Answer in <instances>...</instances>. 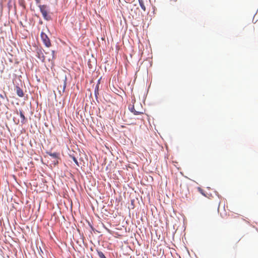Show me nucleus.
Returning a JSON list of instances; mask_svg holds the SVG:
<instances>
[{"label":"nucleus","mask_w":258,"mask_h":258,"mask_svg":"<svg viewBox=\"0 0 258 258\" xmlns=\"http://www.w3.org/2000/svg\"><path fill=\"white\" fill-rule=\"evenodd\" d=\"M39 8L43 18L46 20H49L50 19V16L48 15V7L46 5H41L39 6Z\"/></svg>","instance_id":"1"},{"label":"nucleus","mask_w":258,"mask_h":258,"mask_svg":"<svg viewBox=\"0 0 258 258\" xmlns=\"http://www.w3.org/2000/svg\"><path fill=\"white\" fill-rule=\"evenodd\" d=\"M41 38L43 43L46 47H49L51 46L50 41L45 33L42 32L41 33Z\"/></svg>","instance_id":"2"},{"label":"nucleus","mask_w":258,"mask_h":258,"mask_svg":"<svg viewBox=\"0 0 258 258\" xmlns=\"http://www.w3.org/2000/svg\"><path fill=\"white\" fill-rule=\"evenodd\" d=\"M130 110L132 112H133L135 115H140L144 113V110L141 109L140 110H137L135 109V105H133Z\"/></svg>","instance_id":"3"},{"label":"nucleus","mask_w":258,"mask_h":258,"mask_svg":"<svg viewBox=\"0 0 258 258\" xmlns=\"http://www.w3.org/2000/svg\"><path fill=\"white\" fill-rule=\"evenodd\" d=\"M66 80H67V79L66 78L63 81L62 85H60L59 86H58V89H59V92L60 93L61 92V90L62 91V92H64L65 91V89L66 87Z\"/></svg>","instance_id":"4"},{"label":"nucleus","mask_w":258,"mask_h":258,"mask_svg":"<svg viewBox=\"0 0 258 258\" xmlns=\"http://www.w3.org/2000/svg\"><path fill=\"white\" fill-rule=\"evenodd\" d=\"M37 56L42 61H44L45 59V56L43 54L42 51L40 49L37 51Z\"/></svg>","instance_id":"5"},{"label":"nucleus","mask_w":258,"mask_h":258,"mask_svg":"<svg viewBox=\"0 0 258 258\" xmlns=\"http://www.w3.org/2000/svg\"><path fill=\"white\" fill-rule=\"evenodd\" d=\"M16 93L18 96L22 97L24 96V93L23 90L18 86L16 87Z\"/></svg>","instance_id":"6"},{"label":"nucleus","mask_w":258,"mask_h":258,"mask_svg":"<svg viewBox=\"0 0 258 258\" xmlns=\"http://www.w3.org/2000/svg\"><path fill=\"white\" fill-rule=\"evenodd\" d=\"M47 153L50 156H51L52 158H54V159H58V157H59V153H50V152H47Z\"/></svg>","instance_id":"7"},{"label":"nucleus","mask_w":258,"mask_h":258,"mask_svg":"<svg viewBox=\"0 0 258 258\" xmlns=\"http://www.w3.org/2000/svg\"><path fill=\"white\" fill-rule=\"evenodd\" d=\"M20 116L21 118V122L22 124H24L26 122V118L23 112L22 111H20Z\"/></svg>","instance_id":"8"},{"label":"nucleus","mask_w":258,"mask_h":258,"mask_svg":"<svg viewBox=\"0 0 258 258\" xmlns=\"http://www.w3.org/2000/svg\"><path fill=\"white\" fill-rule=\"evenodd\" d=\"M139 4L142 9L144 11H146V7L144 5L143 0H139Z\"/></svg>","instance_id":"9"},{"label":"nucleus","mask_w":258,"mask_h":258,"mask_svg":"<svg viewBox=\"0 0 258 258\" xmlns=\"http://www.w3.org/2000/svg\"><path fill=\"white\" fill-rule=\"evenodd\" d=\"M97 253L100 258H106L102 251L97 250Z\"/></svg>","instance_id":"10"},{"label":"nucleus","mask_w":258,"mask_h":258,"mask_svg":"<svg viewBox=\"0 0 258 258\" xmlns=\"http://www.w3.org/2000/svg\"><path fill=\"white\" fill-rule=\"evenodd\" d=\"M72 159L73 160V161L75 162V163L78 165V166H79V163H78V162L77 160V159L74 157V156H71Z\"/></svg>","instance_id":"11"},{"label":"nucleus","mask_w":258,"mask_h":258,"mask_svg":"<svg viewBox=\"0 0 258 258\" xmlns=\"http://www.w3.org/2000/svg\"><path fill=\"white\" fill-rule=\"evenodd\" d=\"M51 52H52V56H51V57H48L47 58V59H48V60H51V59H52L54 58V51L52 50V51H51Z\"/></svg>","instance_id":"12"},{"label":"nucleus","mask_w":258,"mask_h":258,"mask_svg":"<svg viewBox=\"0 0 258 258\" xmlns=\"http://www.w3.org/2000/svg\"><path fill=\"white\" fill-rule=\"evenodd\" d=\"M176 183V184L177 185H179L180 187H181V181H179L177 179Z\"/></svg>","instance_id":"13"},{"label":"nucleus","mask_w":258,"mask_h":258,"mask_svg":"<svg viewBox=\"0 0 258 258\" xmlns=\"http://www.w3.org/2000/svg\"><path fill=\"white\" fill-rule=\"evenodd\" d=\"M177 0H170V2L172 3H175Z\"/></svg>","instance_id":"14"},{"label":"nucleus","mask_w":258,"mask_h":258,"mask_svg":"<svg viewBox=\"0 0 258 258\" xmlns=\"http://www.w3.org/2000/svg\"><path fill=\"white\" fill-rule=\"evenodd\" d=\"M0 97L3 98V99H4V96L3 95H2V94H0Z\"/></svg>","instance_id":"15"},{"label":"nucleus","mask_w":258,"mask_h":258,"mask_svg":"<svg viewBox=\"0 0 258 258\" xmlns=\"http://www.w3.org/2000/svg\"><path fill=\"white\" fill-rule=\"evenodd\" d=\"M128 1V2H130V1L132 2L133 0H127Z\"/></svg>","instance_id":"16"}]
</instances>
